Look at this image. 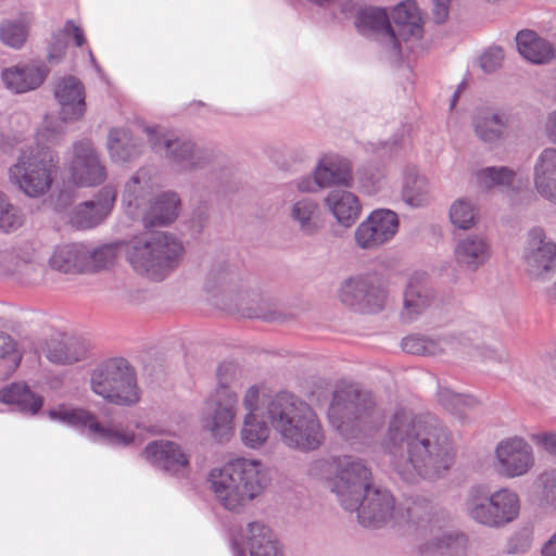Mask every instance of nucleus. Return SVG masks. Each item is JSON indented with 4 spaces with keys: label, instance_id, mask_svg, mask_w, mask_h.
<instances>
[{
    "label": "nucleus",
    "instance_id": "1",
    "mask_svg": "<svg viewBox=\"0 0 556 556\" xmlns=\"http://www.w3.org/2000/svg\"><path fill=\"white\" fill-rule=\"evenodd\" d=\"M382 448L395 471L407 482L435 479L454 464L455 446L451 432L434 419L399 408L391 416Z\"/></svg>",
    "mask_w": 556,
    "mask_h": 556
},
{
    "label": "nucleus",
    "instance_id": "2",
    "mask_svg": "<svg viewBox=\"0 0 556 556\" xmlns=\"http://www.w3.org/2000/svg\"><path fill=\"white\" fill-rule=\"evenodd\" d=\"M267 418L280 441L289 448L312 452L325 441V431L315 410L289 392L273 395L267 403Z\"/></svg>",
    "mask_w": 556,
    "mask_h": 556
},
{
    "label": "nucleus",
    "instance_id": "3",
    "mask_svg": "<svg viewBox=\"0 0 556 556\" xmlns=\"http://www.w3.org/2000/svg\"><path fill=\"white\" fill-rule=\"evenodd\" d=\"M210 490L215 500L230 511H240L260 496L269 483L266 466L258 459L236 457L210 470Z\"/></svg>",
    "mask_w": 556,
    "mask_h": 556
},
{
    "label": "nucleus",
    "instance_id": "4",
    "mask_svg": "<svg viewBox=\"0 0 556 556\" xmlns=\"http://www.w3.org/2000/svg\"><path fill=\"white\" fill-rule=\"evenodd\" d=\"M59 131L46 121L36 135V144L23 148L16 162L9 167V180L29 198L47 194L59 169V156L50 149L58 142Z\"/></svg>",
    "mask_w": 556,
    "mask_h": 556
},
{
    "label": "nucleus",
    "instance_id": "5",
    "mask_svg": "<svg viewBox=\"0 0 556 556\" xmlns=\"http://www.w3.org/2000/svg\"><path fill=\"white\" fill-rule=\"evenodd\" d=\"M124 252L132 270L149 280L162 281L181 263L182 242L165 231L144 232L124 243Z\"/></svg>",
    "mask_w": 556,
    "mask_h": 556
},
{
    "label": "nucleus",
    "instance_id": "6",
    "mask_svg": "<svg viewBox=\"0 0 556 556\" xmlns=\"http://www.w3.org/2000/svg\"><path fill=\"white\" fill-rule=\"evenodd\" d=\"M407 521L415 526L422 552H439L444 556H467L468 536L450 527V516L428 502H413L406 508Z\"/></svg>",
    "mask_w": 556,
    "mask_h": 556
},
{
    "label": "nucleus",
    "instance_id": "7",
    "mask_svg": "<svg viewBox=\"0 0 556 556\" xmlns=\"http://www.w3.org/2000/svg\"><path fill=\"white\" fill-rule=\"evenodd\" d=\"M465 510L475 522L486 528L500 529L518 519L521 501L519 494L508 486L493 492L477 486L468 492Z\"/></svg>",
    "mask_w": 556,
    "mask_h": 556
},
{
    "label": "nucleus",
    "instance_id": "8",
    "mask_svg": "<svg viewBox=\"0 0 556 556\" xmlns=\"http://www.w3.org/2000/svg\"><path fill=\"white\" fill-rule=\"evenodd\" d=\"M91 391L103 400L121 405H135L140 400V389L134 368L124 358H110L90 371Z\"/></svg>",
    "mask_w": 556,
    "mask_h": 556
},
{
    "label": "nucleus",
    "instance_id": "9",
    "mask_svg": "<svg viewBox=\"0 0 556 556\" xmlns=\"http://www.w3.org/2000/svg\"><path fill=\"white\" fill-rule=\"evenodd\" d=\"M51 420L86 430L87 435L94 442L115 447H127L137 442L136 433L122 425L101 424L90 412L67 405H60L49 410Z\"/></svg>",
    "mask_w": 556,
    "mask_h": 556
},
{
    "label": "nucleus",
    "instance_id": "10",
    "mask_svg": "<svg viewBox=\"0 0 556 556\" xmlns=\"http://www.w3.org/2000/svg\"><path fill=\"white\" fill-rule=\"evenodd\" d=\"M375 403L369 393L354 384L338 388L328 410V419L344 438H354L359 424L369 417Z\"/></svg>",
    "mask_w": 556,
    "mask_h": 556
},
{
    "label": "nucleus",
    "instance_id": "11",
    "mask_svg": "<svg viewBox=\"0 0 556 556\" xmlns=\"http://www.w3.org/2000/svg\"><path fill=\"white\" fill-rule=\"evenodd\" d=\"M238 404V395L230 388H215L207 396L201 424L214 441L227 443L233 438Z\"/></svg>",
    "mask_w": 556,
    "mask_h": 556
},
{
    "label": "nucleus",
    "instance_id": "12",
    "mask_svg": "<svg viewBox=\"0 0 556 556\" xmlns=\"http://www.w3.org/2000/svg\"><path fill=\"white\" fill-rule=\"evenodd\" d=\"M270 397L260 384L248 387L242 394L244 415L239 433L242 444L249 448H261L269 439L271 425L266 409Z\"/></svg>",
    "mask_w": 556,
    "mask_h": 556
},
{
    "label": "nucleus",
    "instance_id": "13",
    "mask_svg": "<svg viewBox=\"0 0 556 556\" xmlns=\"http://www.w3.org/2000/svg\"><path fill=\"white\" fill-rule=\"evenodd\" d=\"M521 262L531 281L549 280L556 273V241L542 227H532L525 236Z\"/></svg>",
    "mask_w": 556,
    "mask_h": 556
},
{
    "label": "nucleus",
    "instance_id": "14",
    "mask_svg": "<svg viewBox=\"0 0 556 556\" xmlns=\"http://www.w3.org/2000/svg\"><path fill=\"white\" fill-rule=\"evenodd\" d=\"M371 472L358 458L344 456L337 462V472L330 479L331 492L346 510H355L370 488Z\"/></svg>",
    "mask_w": 556,
    "mask_h": 556
},
{
    "label": "nucleus",
    "instance_id": "15",
    "mask_svg": "<svg viewBox=\"0 0 556 556\" xmlns=\"http://www.w3.org/2000/svg\"><path fill=\"white\" fill-rule=\"evenodd\" d=\"M535 466V455L532 445L519 434L501 439L493 451V468L506 479L527 476Z\"/></svg>",
    "mask_w": 556,
    "mask_h": 556
},
{
    "label": "nucleus",
    "instance_id": "16",
    "mask_svg": "<svg viewBox=\"0 0 556 556\" xmlns=\"http://www.w3.org/2000/svg\"><path fill=\"white\" fill-rule=\"evenodd\" d=\"M149 140L157 151H164L169 164L177 170L192 172L205 167L211 155L186 137L161 135L155 129H148Z\"/></svg>",
    "mask_w": 556,
    "mask_h": 556
},
{
    "label": "nucleus",
    "instance_id": "17",
    "mask_svg": "<svg viewBox=\"0 0 556 556\" xmlns=\"http://www.w3.org/2000/svg\"><path fill=\"white\" fill-rule=\"evenodd\" d=\"M400 219L397 214L389 208L374 210L354 232L353 241L356 248L374 252L393 240L399 231Z\"/></svg>",
    "mask_w": 556,
    "mask_h": 556
},
{
    "label": "nucleus",
    "instance_id": "18",
    "mask_svg": "<svg viewBox=\"0 0 556 556\" xmlns=\"http://www.w3.org/2000/svg\"><path fill=\"white\" fill-rule=\"evenodd\" d=\"M357 30L364 36L377 40L391 58L401 55L400 40L390 22V16L383 8H365L356 16Z\"/></svg>",
    "mask_w": 556,
    "mask_h": 556
},
{
    "label": "nucleus",
    "instance_id": "19",
    "mask_svg": "<svg viewBox=\"0 0 556 556\" xmlns=\"http://www.w3.org/2000/svg\"><path fill=\"white\" fill-rule=\"evenodd\" d=\"M241 546L251 556H283L285 549L275 532L265 523L253 521L232 541L233 556H242Z\"/></svg>",
    "mask_w": 556,
    "mask_h": 556
},
{
    "label": "nucleus",
    "instance_id": "20",
    "mask_svg": "<svg viewBox=\"0 0 556 556\" xmlns=\"http://www.w3.org/2000/svg\"><path fill=\"white\" fill-rule=\"evenodd\" d=\"M71 180L76 186H97L106 178V170L98 152L89 141L77 142L68 162Z\"/></svg>",
    "mask_w": 556,
    "mask_h": 556
},
{
    "label": "nucleus",
    "instance_id": "21",
    "mask_svg": "<svg viewBox=\"0 0 556 556\" xmlns=\"http://www.w3.org/2000/svg\"><path fill=\"white\" fill-rule=\"evenodd\" d=\"M141 455L149 464L172 476L187 477L189 473V455L176 442L163 439L152 441Z\"/></svg>",
    "mask_w": 556,
    "mask_h": 556
},
{
    "label": "nucleus",
    "instance_id": "22",
    "mask_svg": "<svg viewBox=\"0 0 556 556\" xmlns=\"http://www.w3.org/2000/svg\"><path fill=\"white\" fill-rule=\"evenodd\" d=\"M391 17L392 28L400 40V47L405 45V48L410 51L419 47L424 36V20L416 1L400 2L393 8Z\"/></svg>",
    "mask_w": 556,
    "mask_h": 556
},
{
    "label": "nucleus",
    "instance_id": "23",
    "mask_svg": "<svg viewBox=\"0 0 556 556\" xmlns=\"http://www.w3.org/2000/svg\"><path fill=\"white\" fill-rule=\"evenodd\" d=\"M355 510L364 527L378 528L394 518L395 501L388 490L370 485Z\"/></svg>",
    "mask_w": 556,
    "mask_h": 556
},
{
    "label": "nucleus",
    "instance_id": "24",
    "mask_svg": "<svg viewBox=\"0 0 556 556\" xmlns=\"http://www.w3.org/2000/svg\"><path fill=\"white\" fill-rule=\"evenodd\" d=\"M159 187V178L150 167L138 169L125 184L122 202L126 213L132 218L139 217L150 198Z\"/></svg>",
    "mask_w": 556,
    "mask_h": 556
},
{
    "label": "nucleus",
    "instance_id": "25",
    "mask_svg": "<svg viewBox=\"0 0 556 556\" xmlns=\"http://www.w3.org/2000/svg\"><path fill=\"white\" fill-rule=\"evenodd\" d=\"M54 97L64 122L80 119L86 112V92L83 83L74 76L60 78L54 85Z\"/></svg>",
    "mask_w": 556,
    "mask_h": 556
},
{
    "label": "nucleus",
    "instance_id": "26",
    "mask_svg": "<svg viewBox=\"0 0 556 556\" xmlns=\"http://www.w3.org/2000/svg\"><path fill=\"white\" fill-rule=\"evenodd\" d=\"M116 191L104 187L92 201H86L76 206L70 216V222L78 229H89L101 224L112 212Z\"/></svg>",
    "mask_w": 556,
    "mask_h": 556
},
{
    "label": "nucleus",
    "instance_id": "27",
    "mask_svg": "<svg viewBox=\"0 0 556 556\" xmlns=\"http://www.w3.org/2000/svg\"><path fill=\"white\" fill-rule=\"evenodd\" d=\"M510 122L511 115L507 110L479 108L472 115L473 132L485 143L501 141Z\"/></svg>",
    "mask_w": 556,
    "mask_h": 556
},
{
    "label": "nucleus",
    "instance_id": "28",
    "mask_svg": "<svg viewBox=\"0 0 556 556\" xmlns=\"http://www.w3.org/2000/svg\"><path fill=\"white\" fill-rule=\"evenodd\" d=\"M475 177L477 185L483 189L500 187L508 192L518 193L528 186V175L520 168L489 166L477 170Z\"/></svg>",
    "mask_w": 556,
    "mask_h": 556
},
{
    "label": "nucleus",
    "instance_id": "29",
    "mask_svg": "<svg viewBox=\"0 0 556 556\" xmlns=\"http://www.w3.org/2000/svg\"><path fill=\"white\" fill-rule=\"evenodd\" d=\"M454 257L460 267L476 271L489 262L491 244L483 235H467L456 242Z\"/></svg>",
    "mask_w": 556,
    "mask_h": 556
},
{
    "label": "nucleus",
    "instance_id": "30",
    "mask_svg": "<svg viewBox=\"0 0 556 556\" xmlns=\"http://www.w3.org/2000/svg\"><path fill=\"white\" fill-rule=\"evenodd\" d=\"M434 299L427 275L424 273L413 274L407 282L404 292L403 318L413 320L425 313Z\"/></svg>",
    "mask_w": 556,
    "mask_h": 556
},
{
    "label": "nucleus",
    "instance_id": "31",
    "mask_svg": "<svg viewBox=\"0 0 556 556\" xmlns=\"http://www.w3.org/2000/svg\"><path fill=\"white\" fill-rule=\"evenodd\" d=\"M180 199L177 193L167 191L151 197L139 217L146 226H164L173 223L179 213Z\"/></svg>",
    "mask_w": 556,
    "mask_h": 556
},
{
    "label": "nucleus",
    "instance_id": "32",
    "mask_svg": "<svg viewBox=\"0 0 556 556\" xmlns=\"http://www.w3.org/2000/svg\"><path fill=\"white\" fill-rule=\"evenodd\" d=\"M431 182L415 165L401 169V197L410 207H424L430 202Z\"/></svg>",
    "mask_w": 556,
    "mask_h": 556
},
{
    "label": "nucleus",
    "instance_id": "33",
    "mask_svg": "<svg viewBox=\"0 0 556 556\" xmlns=\"http://www.w3.org/2000/svg\"><path fill=\"white\" fill-rule=\"evenodd\" d=\"M324 205L336 222L343 227H351L359 217L362 204L358 198L346 189H333L324 198Z\"/></svg>",
    "mask_w": 556,
    "mask_h": 556
},
{
    "label": "nucleus",
    "instance_id": "34",
    "mask_svg": "<svg viewBox=\"0 0 556 556\" xmlns=\"http://www.w3.org/2000/svg\"><path fill=\"white\" fill-rule=\"evenodd\" d=\"M535 191L556 205V148L544 149L533 166Z\"/></svg>",
    "mask_w": 556,
    "mask_h": 556
},
{
    "label": "nucleus",
    "instance_id": "35",
    "mask_svg": "<svg viewBox=\"0 0 556 556\" xmlns=\"http://www.w3.org/2000/svg\"><path fill=\"white\" fill-rule=\"evenodd\" d=\"M43 64L13 66L2 72L1 78L8 89L23 93L38 88L48 75Z\"/></svg>",
    "mask_w": 556,
    "mask_h": 556
},
{
    "label": "nucleus",
    "instance_id": "36",
    "mask_svg": "<svg viewBox=\"0 0 556 556\" xmlns=\"http://www.w3.org/2000/svg\"><path fill=\"white\" fill-rule=\"evenodd\" d=\"M289 217L304 236H315L324 226L319 203L313 198L294 200L289 206Z\"/></svg>",
    "mask_w": 556,
    "mask_h": 556
},
{
    "label": "nucleus",
    "instance_id": "37",
    "mask_svg": "<svg viewBox=\"0 0 556 556\" xmlns=\"http://www.w3.org/2000/svg\"><path fill=\"white\" fill-rule=\"evenodd\" d=\"M314 174L325 188L350 187L352 184L350 162L337 154L321 156L314 168Z\"/></svg>",
    "mask_w": 556,
    "mask_h": 556
},
{
    "label": "nucleus",
    "instance_id": "38",
    "mask_svg": "<svg viewBox=\"0 0 556 556\" xmlns=\"http://www.w3.org/2000/svg\"><path fill=\"white\" fill-rule=\"evenodd\" d=\"M49 265L52 269L64 274L87 271V245L68 243L54 248L49 257Z\"/></svg>",
    "mask_w": 556,
    "mask_h": 556
},
{
    "label": "nucleus",
    "instance_id": "39",
    "mask_svg": "<svg viewBox=\"0 0 556 556\" xmlns=\"http://www.w3.org/2000/svg\"><path fill=\"white\" fill-rule=\"evenodd\" d=\"M469 341L463 334H450L439 340L427 337L408 336L402 340V349L406 353L415 355H438L447 350H455L458 345H465Z\"/></svg>",
    "mask_w": 556,
    "mask_h": 556
},
{
    "label": "nucleus",
    "instance_id": "40",
    "mask_svg": "<svg viewBox=\"0 0 556 556\" xmlns=\"http://www.w3.org/2000/svg\"><path fill=\"white\" fill-rule=\"evenodd\" d=\"M106 148L114 163L130 162L142 152V144L126 128H112L108 136Z\"/></svg>",
    "mask_w": 556,
    "mask_h": 556
},
{
    "label": "nucleus",
    "instance_id": "41",
    "mask_svg": "<svg viewBox=\"0 0 556 556\" xmlns=\"http://www.w3.org/2000/svg\"><path fill=\"white\" fill-rule=\"evenodd\" d=\"M0 402L11 405L14 410L35 415L42 407L43 400L25 383H12L0 390Z\"/></svg>",
    "mask_w": 556,
    "mask_h": 556
},
{
    "label": "nucleus",
    "instance_id": "42",
    "mask_svg": "<svg viewBox=\"0 0 556 556\" xmlns=\"http://www.w3.org/2000/svg\"><path fill=\"white\" fill-rule=\"evenodd\" d=\"M516 42L519 53L532 63L543 64L554 56L552 45L532 30H520Z\"/></svg>",
    "mask_w": 556,
    "mask_h": 556
},
{
    "label": "nucleus",
    "instance_id": "43",
    "mask_svg": "<svg viewBox=\"0 0 556 556\" xmlns=\"http://www.w3.org/2000/svg\"><path fill=\"white\" fill-rule=\"evenodd\" d=\"M45 354L52 363L68 365L84 359L87 355V346L76 338L51 340L47 344Z\"/></svg>",
    "mask_w": 556,
    "mask_h": 556
},
{
    "label": "nucleus",
    "instance_id": "44",
    "mask_svg": "<svg viewBox=\"0 0 556 556\" xmlns=\"http://www.w3.org/2000/svg\"><path fill=\"white\" fill-rule=\"evenodd\" d=\"M70 38L74 39L77 47H81L86 42L84 29L72 20L66 21L51 36L48 48V58L51 62H60L62 60Z\"/></svg>",
    "mask_w": 556,
    "mask_h": 556
},
{
    "label": "nucleus",
    "instance_id": "45",
    "mask_svg": "<svg viewBox=\"0 0 556 556\" xmlns=\"http://www.w3.org/2000/svg\"><path fill=\"white\" fill-rule=\"evenodd\" d=\"M480 210L476 201L468 197L456 198L448 207V220L459 230H470L479 222Z\"/></svg>",
    "mask_w": 556,
    "mask_h": 556
},
{
    "label": "nucleus",
    "instance_id": "46",
    "mask_svg": "<svg viewBox=\"0 0 556 556\" xmlns=\"http://www.w3.org/2000/svg\"><path fill=\"white\" fill-rule=\"evenodd\" d=\"M438 402L440 405L458 419H464L467 413L478 406L476 397L457 393L450 388L440 387L438 391Z\"/></svg>",
    "mask_w": 556,
    "mask_h": 556
},
{
    "label": "nucleus",
    "instance_id": "47",
    "mask_svg": "<svg viewBox=\"0 0 556 556\" xmlns=\"http://www.w3.org/2000/svg\"><path fill=\"white\" fill-rule=\"evenodd\" d=\"M238 273L225 262L214 263L205 277V289L211 292L228 291L238 281Z\"/></svg>",
    "mask_w": 556,
    "mask_h": 556
},
{
    "label": "nucleus",
    "instance_id": "48",
    "mask_svg": "<svg viewBox=\"0 0 556 556\" xmlns=\"http://www.w3.org/2000/svg\"><path fill=\"white\" fill-rule=\"evenodd\" d=\"M362 311L374 313L382 309L388 299L387 281L377 274H367Z\"/></svg>",
    "mask_w": 556,
    "mask_h": 556
},
{
    "label": "nucleus",
    "instance_id": "49",
    "mask_svg": "<svg viewBox=\"0 0 556 556\" xmlns=\"http://www.w3.org/2000/svg\"><path fill=\"white\" fill-rule=\"evenodd\" d=\"M367 275L351 277L344 280L338 291L340 302L349 307L361 309L366 291Z\"/></svg>",
    "mask_w": 556,
    "mask_h": 556
},
{
    "label": "nucleus",
    "instance_id": "50",
    "mask_svg": "<svg viewBox=\"0 0 556 556\" xmlns=\"http://www.w3.org/2000/svg\"><path fill=\"white\" fill-rule=\"evenodd\" d=\"M122 251L124 243L121 242L103 244L96 249L87 247V271L111 266Z\"/></svg>",
    "mask_w": 556,
    "mask_h": 556
},
{
    "label": "nucleus",
    "instance_id": "51",
    "mask_svg": "<svg viewBox=\"0 0 556 556\" xmlns=\"http://www.w3.org/2000/svg\"><path fill=\"white\" fill-rule=\"evenodd\" d=\"M539 504L545 508L556 509V469L542 471L535 480Z\"/></svg>",
    "mask_w": 556,
    "mask_h": 556
},
{
    "label": "nucleus",
    "instance_id": "52",
    "mask_svg": "<svg viewBox=\"0 0 556 556\" xmlns=\"http://www.w3.org/2000/svg\"><path fill=\"white\" fill-rule=\"evenodd\" d=\"M43 273V262L37 257L35 252L30 258L18 260L13 270V275L22 283H37L42 280Z\"/></svg>",
    "mask_w": 556,
    "mask_h": 556
},
{
    "label": "nucleus",
    "instance_id": "53",
    "mask_svg": "<svg viewBox=\"0 0 556 556\" xmlns=\"http://www.w3.org/2000/svg\"><path fill=\"white\" fill-rule=\"evenodd\" d=\"M29 25L23 21H4L0 25L1 41L14 49L21 48L28 36Z\"/></svg>",
    "mask_w": 556,
    "mask_h": 556
},
{
    "label": "nucleus",
    "instance_id": "54",
    "mask_svg": "<svg viewBox=\"0 0 556 556\" xmlns=\"http://www.w3.org/2000/svg\"><path fill=\"white\" fill-rule=\"evenodd\" d=\"M0 359L5 363L8 375L18 367L22 359V353L17 349L16 342L4 332H0Z\"/></svg>",
    "mask_w": 556,
    "mask_h": 556
},
{
    "label": "nucleus",
    "instance_id": "55",
    "mask_svg": "<svg viewBox=\"0 0 556 556\" xmlns=\"http://www.w3.org/2000/svg\"><path fill=\"white\" fill-rule=\"evenodd\" d=\"M23 224V215L18 208L13 206L0 192V229L3 231H13Z\"/></svg>",
    "mask_w": 556,
    "mask_h": 556
},
{
    "label": "nucleus",
    "instance_id": "56",
    "mask_svg": "<svg viewBox=\"0 0 556 556\" xmlns=\"http://www.w3.org/2000/svg\"><path fill=\"white\" fill-rule=\"evenodd\" d=\"M504 51L500 47H491L480 56V66L484 73H493L502 66Z\"/></svg>",
    "mask_w": 556,
    "mask_h": 556
},
{
    "label": "nucleus",
    "instance_id": "57",
    "mask_svg": "<svg viewBox=\"0 0 556 556\" xmlns=\"http://www.w3.org/2000/svg\"><path fill=\"white\" fill-rule=\"evenodd\" d=\"M530 439L538 448L556 456V431L534 432Z\"/></svg>",
    "mask_w": 556,
    "mask_h": 556
},
{
    "label": "nucleus",
    "instance_id": "58",
    "mask_svg": "<svg viewBox=\"0 0 556 556\" xmlns=\"http://www.w3.org/2000/svg\"><path fill=\"white\" fill-rule=\"evenodd\" d=\"M293 185L296 190L302 193H315L320 189H325V187H321V182L317 179V176L314 173L312 175H304L296 178L293 181Z\"/></svg>",
    "mask_w": 556,
    "mask_h": 556
},
{
    "label": "nucleus",
    "instance_id": "59",
    "mask_svg": "<svg viewBox=\"0 0 556 556\" xmlns=\"http://www.w3.org/2000/svg\"><path fill=\"white\" fill-rule=\"evenodd\" d=\"M531 547V539L527 534H516L506 544V552L511 555L525 554Z\"/></svg>",
    "mask_w": 556,
    "mask_h": 556
},
{
    "label": "nucleus",
    "instance_id": "60",
    "mask_svg": "<svg viewBox=\"0 0 556 556\" xmlns=\"http://www.w3.org/2000/svg\"><path fill=\"white\" fill-rule=\"evenodd\" d=\"M237 367L232 363H223L217 368L218 384L216 388H229L230 381L236 377Z\"/></svg>",
    "mask_w": 556,
    "mask_h": 556
},
{
    "label": "nucleus",
    "instance_id": "61",
    "mask_svg": "<svg viewBox=\"0 0 556 556\" xmlns=\"http://www.w3.org/2000/svg\"><path fill=\"white\" fill-rule=\"evenodd\" d=\"M450 2L451 0H432V13L437 23H443L447 20Z\"/></svg>",
    "mask_w": 556,
    "mask_h": 556
},
{
    "label": "nucleus",
    "instance_id": "62",
    "mask_svg": "<svg viewBox=\"0 0 556 556\" xmlns=\"http://www.w3.org/2000/svg\"><path fill=\"white\" fill-rule=\"evenodd\" d=\"M543 132L551 142L556 144V110L547 113L543 123Z\"/></svg>",
    "mask_w": 556,
    "mask_h": 556
},
{
    "label": "nucleus",
    "instance_id": "63",
    "mask_svg": "<svg viewBox=\"0 0 556 556\" xmlns=\"http://www.w3.org/2000/svg\"><path fill=\"white\" fill-rule=\"evenodd\" d=\"M381 179H382L381 174H377L372 177H364L362 179V187L366 190V192L375 193L380 188Z\"/></svg>",
    "mask_w": 556,
    "mask_h": 556
},
{
    "label": "nucleus",
    "instance_id": "64",
    "mask_svg": "<svg viewBox=\"0 0 556 556\" xmlns=\"http://www.w3.org/2000/svg\"><path fill=\"white\" fill-rule=\"evenodd\" d=\"M542 556H556V532L552 538L543 545L541 549Z\"/></svg>",
    "mask_w": 556,
    "mask_h": 556
}]
</instances>
